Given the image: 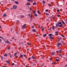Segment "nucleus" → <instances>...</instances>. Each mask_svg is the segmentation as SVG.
Returning <instances> with one entry per match:
<instances>
[{"label": "nucleus", "instance_id": "37", "mask_svg": "<svg viewBox=\"0 0 67 67\" xmlns=\"http://www.w3.org/2000/svg\"><path fill=\"white\" fill-rule=\"evenodd\" d=\"M59 27H62V26H62V25H59Z\"/></svg>", "mask_w": 67, "mask_h": 67}, {"label": "nucleus", "instance_id": "4", "mask_svg": "<svg viewBox=\"0 0 67 67\" xmlns=\"http://www.w3.org/2000/svg\"><path fill=\"white\" fill-rule=\"evenodd\" d=\"M5 42L6 43H8V44H10L11 43V42H10V41H8V40H7V41H5Z\"/></svg>", "mask_w": 67, "mask_h": 67}, {"label": "nucleus", "instance_id": "53", "mask_svg": "<svg viewBox=\"0 0 67 67\" xmlns=\"http://www.w3.org/2000/svg\"><path fill=\"white\" fill-rule=\"evenodd\" d=\"M51 4H48V5H49V6H51Z\"/></svg>", "mask_w": 67, "mask_h": 67}, {"label": "nucleus", "instance_id": "32", "mask_svg": "<svg viewBox=\"0 0 67 67\" xmlns=\"http://www.w3.org/2000/svg\"><path fill=\"white\" fill-rule=\"evenodd\" d=\"M17 54H18V53H15L14 54V55L15 56H16V55H17Z\"/></svg>", "mask_w": 67, "mask_h": 67}, {"label": "nucleus", "instance_id": "58", "mask_svg": "<svg viewBox=\"0 0 67 67\" xmlns=\"http://www.w3.org/2000/svg\"><path fill=\"white\" fill-rule=\"evenodd\" d=\"M38 27H40V25H39L38 26Z\"/></svg>", "mask_w": 67, "mask_h": 67}, {"label": "nucleus", "instance_id": "23", "mask_svg": "<svg viewBox=\"0 0 67 67\" xmlns=\"http://www.w3.org/2000/svg\"><path fill=\"white\" fill-rule=\"evenodd\" d=\"M42 2L43 4H45V3H46V2L45 1H43Z\"/></svg>", "mask_w": 67, "mask_h": 67}, {"label": "nucleus", "instance_id": "51", "mask_svg": "<svg viewBox=\"0 0 67 67\" xmlns=\"http://www.w3.org/2000/svg\"><path fill=\"white\" fill-rule=\"evenodd\" d=\"M29 49H27V52H29Z\"/></svg>", "mask_w": 67, "mask_h": 67}, {"label": "nucleus", "instance_id": "13", "mask_svg": "<svg viewBox=\"0 0 67 67\" xmlns=\"http://www.w3.org/2000/svg\"><path fill=\"white\" fill-rule=\"evenodd\" d=\"M44 30V28L43 27H42L41 29V31H43Z\"/></svg>", "mask_w": 67, "mask_h": 67}, {"label": "nucleus", "instance_id": "33", "mask_svg": "<svg viewBox=\"0 0 67 67\" xmlns=\"http://www.w3.org/2000/svg\"><path fill=\"white\" fill-rule=\"evenodd\" d=\"M34 15L36 16H37V14H34Z\"/></svg>", "mask_w": 67, "mask_h": 67}, {"label": "nucleus", "instance_id": "25", "mask_svg": "<svg viewBox=\"0 0 67 67\" xmlns=\"http://www.w3.org/2000/svg\"><path fill=\"white\" fill-rule=\"evenodd\" d=\"M63 49H61V50H59V53H61V52H62V51Z\"/></svg>", "mask_w": 67, "mask_h": 67}, {"label": "nucleus", "instance_id": "17", "mask_svg": "<svg viewBox=\"0 0 67 67\" xmlns=\"http://www.w3.org/2000/svg\"><path fill=\"white\" fill-rule=\"evenodd\" d=\"M58 24H60V25H62V23L61 22H60L59 23H58Z\"/></svg>", "mask_w": 67, "mask_h": 67}, {"label": "nucleus", "instance_id": "39", "mask_svg": "<svg viewBox=\"0 0 67 67\" xmlns=\"http://www.w3.org/2000/svg\"><path fill=\"white\" fill-rule=\"evenodd\" d=\"M35 13V11L34 10L33 12V14H34Z\"/></svg>", "mask_w": 67, "mask_h": 67}, {"label": "nucleus", "instance_id": "26", "mask_svg": "<svg viewBox=\"0 0 67 67\" xmlns=\"http://www.w3.org/2000/svg\"><path fill=\"white\" fill-rule=\"evenodd\" d=\"M37 13H38V14H40V11H37Z\"/></svg>", "mask_w": 67, "mask_h": 67}, {"label": "nucleus", "instance_id": "60", "mask_svg": "<svg viewBox=\"0 0 67 67\" xmlns=\"http://www.w3.org/2000/svg\"><path fill=\"white\" fill-rule=\"evenodd\" d=\"M33 65H34V66H35H35H36V64H34Z\"/></svg>", "mask_w": 67, "mask_h": 67}, {"label": "nucleus", "instance_id": "20", "mask_svg": "<svg viewBox=\"0 0 67 67\" xmlns=\"http://www.w3.org/2000/svg\"><path fill=\"white\" fill-rule=\"evenodd\" d=\"M7 56H8V54H4V56H6V57H7Z\"/></svg>", "mask_w": 67, "mask_h": 67}, {"label": "nucleus", "instance_id": "50", "mask_svg": "<svg viewBox=\"0 0 67 67\" xmlns=\"http://www.w3.org/2000/svg\"><path fill=\"white\" fill-rule=\"evenodd\" d=\"M29 60H30V59H31V58H29L28 59Z\"/></svg>", "mask_w": 67, "mask_h": 67}, {"label": "nucleus", "instance_id": "30", "mask_svg": "<svg viewBox=\"0 0 67 67\" xmlns=\"http://www.w3.org/2000/svg\"><path fill=\"white\" fill-rule=\"evenodd\" d=\"M62 43L63 44H65V43H64V41H62Z\"/></svg>", "mask_w": 67, "mask_h": 67}, {"label": "nucleus", "instance_id": "57", "mask_svg": "<svg viewBox=\"0 0 67 67\" xmlns=\"http://www.w3.org/2000/svg\"><path fill=\"white\" fill-rule=\"evenodd\" d=\"M55 35H58V34H55Z\"/></svg>", "mask_w": 67, "mask_h": 67}, {"label": "nucleus", "instance_id": "2", "mask_svg": "<svg viewBox=\"0 0 67 67\" xmlns=\"http://www.w3.org/2000/svg\"><path fill=\"white\" fill-rule=\"evenodd\" d=\"M62 45V44H61L60 43H58L57 44V46H58V47H59L60 45Z\"/></svg>", "mask_w": 67, "mask_h": 67}, {"label": "nucleus", "instance_id": "64", "mask_svg": "<svg viewBox=\"0 0 67 67\" xmlns=\"http://www.w3.org/2000/svg\"><path fill=\"white\" fill-rule=\"evenodd\" d=\"M26 67H28V66L27 65H26Z\"/></svg>", "mask_w": 67, "mask_h": 67}, {"label": "nucleus", "instance_id": "22", "mask_svg": "<svg viewBox=\"0 0 67 67\" xmlns=\"http://www.w3.org/2000/svg\"><path fill=\"white\" fill-rule=\"evenodd\" d=\"M6 62L7 63H8V64H9V62L8 60H6Z\"/></svg>", "mask_w": 67, "mask_h": 67}, {"label": "nucleus", "instance_id": "27", "mask_svg": "<svg viewBox=\"0 0 67 67\" xmlns=\"http://www.w3.org/2000/svg\"><path fill=\"white\" fill-rule=\"evenodd\" d=\"M1 60H3V57H1Z\"/></svg>", "mask_w": 67, "mask_h": 67}, {"label": "nucleus", "instance_id": "18", "mask_svg": "<svg viewBox=\"0 0 67 67\" xmlns=\"http://www.w3.org/2000/svg\"><path fill=\"white\" fill-rule=\"evenodd\" d=\"M52 28L53 30H55V29H54V28H55V27H54V26H53L52 27Z\"/></svg>", "mask_w": 67, "mask_h": 67}, {"label": "nucleus", "instance_id": "55", "mask_svg": "<svg viewBox=\"0 0 67 67\" xmlns=\"http://www.w3.org/2000/svg\"><path fill=\"white\" fill-rule=\"evenodd\" d=\"M59 10H57V12H59Z\"/></svg>", "mask_w": 67, "mask_h": 67}, {"label": "nucleus", "instance_id": "21", "mask_svg": "<svg viewBox=\"0 0 67 67\" xmlns=\"http://www.w3.org/2000/svg\"><path fill=\"white\" fill-rule=\"evenodd\" d=\"M26 5H30V4L29 3H27V4H26Z\"/></svg>", "mask_w": 67, "mask_h": 67}, {"label": "nucleus", "instance_id": "44", "mask_svg": "<svg viewBox=\"0 0 67 67\" xmlns=\"http://www.w3.org/2000/svg\"><path fill=\"white\" fill-rule=\"evenodd\" d=\"M31 0H27V1L28 2H30L31 1Z\"/></svg>", "mask_w": 67, "mask_h": 67}, {"label": "nucleus", "instance_id": "14", "mask_svg": "<svg viewBox=\"0 0 67 67\" xmlns=\"http://www.w3.org/2000/svg\"><path fill=\"white\" fill-rule=\"evenodd\" d=\"M33 5H36V3H35V2H34V3H33Z\"/></svg>", "mask_w": 67, "mask_h": 67}, {"label": "nucleus", "instance_id": "62", "mask_svg": "<svg viewBox=\"0 0 67 67\" xmlns=\"http://www.w3.org/2000/svg\"><path fill=\"white\" fill-rule=\"evenodd\" d=\"M16 58H17L18 57V55L16 56Z\"/></svg>", "mask_w": 67, "mask_h": 67}, {"label": "nucleus", "instance_id": "28", "mask_svg": "<svg viewBox=\"0 0 67 67\" xmlns=\"http://www.w3.org/2000/svg\"><path fill=\"white\" fill-rule=\"evenodd\" d=\"M49 38H50L52 40V39H53V37H49Z\"/></svg>", "mask_w": 67, "mask_h": 67}, {"label": "nucleus", "instance_id": "35", "mask_svg": "<svg viewBox=\"0 0 67 67\" xmlns=\"http://www.w3.org/2000/svg\"><path fill=\"white\" fill-rule=\"evenodd\" d=\"M34 27V26H32L31 27V28H32V29H33Z\"/></svg>", "mask_w": 67, "mask_h": 67}, {"label": "nucleus", "instance_id": "11", "mask_svg": "<svg viewBox=\"0 0 67 67\" xmlns=\"http://www.w3.org/2000/svg\"><path fill=\"white\" fill-rule=\"evenodd\" d=\"M52 35H53L52 34H50L48 35L50 37H52Z\"/></svg>", "mask_w": 67, "mask_h": 67}, {"label": "nucleus", "instance_id": "15", "mask_svg": "<svg viewBox=\"0 0 67 67\" xmlns=\"http://www.w3.org/2000/svg\"><path fill=\"white\" fill-rule=\"evenodd\" d=\"M29 9L30 10V12H31V10H32V9L31 8V7H30L29 8Z\"/></svg>", "mask_w": 67, "mask_h": 67}, {"label": "nucleus", "instance_id": "16", "mask_svg": "<svg viewBox=\"0 0 67 67\" xmlns=\"http://www.w3.org/2000/svg\"><path fill=\"white\" fill-rule=\"evenodd\" d=\"M20 57L21 58H23V55L22 54H20Z\"/></svg>", "mask_w": 67, "mask_h": 67}, {"label": "nucleus", "instance_id": "49", "mask_svg": "<svg viewBox=\"0 0 67 67\" xmlns=\"http://www.w3.org/2000/svg\"><path fill=\"white\" fill-rule=\"evenodd\" d=\"M55 32L56 33H58V31H56Z\"/></svg>", "mask_w": 67, "mask_h": 67}, {"label": "nucleus", "instance_id": "31", "mask_svg": "<svg viewBox=\"0 0 67 67\" xmlns=\"http://www.w3.org/2000/svg\"><path fill=\"white\" fill-rule=\"evenodd\" d=\"M62 23H63V24H65V23L64 21H62Z\"/></svg>", "mask_w": 67, "mask_h": 67}, {"label": "nucleus", "instance_id": "24", "mask_svg": "<svg viewBox=\"0 0 67 67\" xmlns=\"http://www.w3.org/2000/svg\"><path fill=\"white\" fill-rule=\"evenodd\" d=\"M20 17L21 18H24V16L23 15H21V16Z\"/></svg>", "mask_w": 67, "mask_h": 67}, {"label": "nucleus", "instance_id": "36", "mask_svg": "<svg viewBox=\"0 0 67 67\" xmlns=\"http://www.w3.org/2000/svg\"><path fill=\"white\" fill-rule=\"evenodd\" d=\"M27 45H30V43L29 42L27 43Z\"/></svg>", "mask_w": 67, "mask_h": 67}, {"label": "nucleus", "instance_id": "1", "mask_svg": "<svg viewBox=\"0 0 67 67\" xmlns=\"http://www.w3.org/2000/svg\"><path fill=\"white\" fill-rule=\"evenodd\" d=\"M28 16H30V18L31 19L30 21H32V19H33V15L32 14H31L30 15V14H28Z\"/></svg>", "mask_w": 67, "mask_h": 67}, {"label": "nucleus", "instance_id": "47", "mask_svg": "<svg viewBox=\"0 0 67 67\" xmlns=\"http://www.w3.org/2000/svg\"><path fill=\"white\" fill-rule=\"evenodd\" d=\"M12 56H13V55H11L10 56V57H12Z\"/></svg>", "mask_w": 67, "mask_h": 67}, {"label": "nucleus", "instance_id": "8", "mask_svg": "<svg viewBox=\"0 0 67 67\" xmlns=\"http://www.w3.org/2000/svg\"><path fill=\"white\" fill-rule=\"evenodd\" d=\"M58 39L59 40H58V42H59L60 41V40H62V38H59Z\"/></svg>", "mask_w": 67, "mask_h": 67}, {"label": "nucleus", "instance_id": "10", "mask_svg": "<svg viewBox=\"0 0 67 67\" xmlns=\"http://www.w3.org/2000/svg\"><path fill=\"white\" fill-rule=\"evenodd\" d=\"M15 3H16L17 4H19V2H16V1H15Z\"/></svg>", "mask_w": 67, "mask_h": 67}, {"label": "nucleus", "instance_id": "63", "mask_svg": "<svg viewBox=\"0 0 67 67\" xmlns=\"http://www.w3.org/2000/svg\"><path fill=\"white\" fill-rule=\"evenodd\" d=\"M30 2H33V1H31V0Z\"/></svg>", "mask_w": 67, "mask_h": 67}, {"label": "nucleus", "instance_id": "12", "mask_svg": "<svg viewBox=\"0 0 67 67\" xmlns=\"http://www.w3.org/2000/svg\"><path fill=\"white\" fill-rule=\"evenodd\" d=\"M32 31L33 32H36V30L35 29H32Z\"/></svg>", "mask_w": 67, "mask_h": 67}, {"label": "nucleus", "instance_id": "34", "mask_svg": "<svg viewBox=\"0 0 67 67\" xmlns=\"http://www.w3.org/2000/svg\"><path fill=\"white\" fill-rule=\"evenodd\" d=\"M61 36H62V37H65L63 35H61Z\"/></svg>", "mask_w": 67, "mask_h": 67}, {"label": "nucleus", "instance_id": "48", "mask_svg": "<svg viewBox=\"0 0 67 67\" xmlns=\"http://www.w3.org/2000/svg\"><path fill=\"white\" fill-rule=\"evenodd\" d=\"M57 16H58V17H59V16H60V15H57Z\"/></svg>", "mask_w": 67, "mask_h": 67}, {"label": "nucleus", "instance_id": "29", "mask_svg": "<svg viewBox=\"0 0 67 67\" xmlns=\"http://www.w3.org/2000/svg\"><path fill=\"white\" fill-rule=\"evenodd\" d=\"M32 57V59H35V58H34V57L33 56Z\"/></svg>", "mask_w": 67, "mask_h": 67}, {"label": "nucleus", "instance_id": "45", "mask_svg": "<svg viewBox=\"0 0 67 67\" xmlns=\"http://www.w3.org/2000/svg\"><path fill=\"white\" fill-rule=\"evenodd\" d=\"M49 59L50 60V61L52 60V58H49Z\"/></svg>", "mask_w": 67, "mask_h": 67}, {"label": "nucleus", "instance_id": "5", "mask_svg": "<svg viewBox=\"0 0 67 67\" xmlns=\"http://www.w3.org/2000/svg\"><path fill=\"white\" fill-rule=\"evenodd\" d=\"M55 53L54 52H52L51 53V55L52 56H53V55H55Z\"/></svg>", "mask_w": 67, "mask_h": 67}, {"label": "nucleus", "instance_id": "54", "mask_svg": "<svg viewBox=\"0 0 67 67\" xmlns=\"http://www.w3.org/2000/svg\"><path fill=\"white\" fill-rule=\"evenodd\" d=\"M26 56V55H25V54H24V57H25Z\"/></svg>", "mask_w": 67, "mask_h": 67}, {"label": "nucleus", "instance_id": "6", "mask_svg": "<svg viewBox=\"0 0 67 67\" xmlns=\"http://www.w3.org/2000/svg\"><path fill=\"white\" fill-rule=\"evenodd\" d=\"M25 25H26V24H24L22 27V29H24V28H25Z\"/></svg>", "mask_w": 67, "mask_h": 67}, {"label": "nucleus", "instance_id": "3", "mask_svg": "<svg viewBox=\"0 0 67 67\" xmlns=\"http://www.w3.org/2000/svg\"><path fill=\"white\" fill-rule=\"evenodd\" d=\"M13 9H16L17 8V6L14 5L13 6Z\"/></svg>", "mask_w": 67, "mask_h": 67}, {"label": "nucleus", "instance_id": "41", "mask_svg": "<svg viewBox=\"0 0 67 67\" xmlns=\"http://www.w3.org/2000/svg\"><path fill=\"white\" fill-rule=\"evenodd\" d=\"M0 38H2L3 40H4V38H3L1 36L0 37Z\"/></svg>", "mask_w": 67, "mask_h": 67}, {"label": "nucleus", "instance_id": "7", "mask_svg": "<svg viewBox=\"0 0 67 67\" xmlns=\"http://www.w3.org/2000/svg\"><path fill=\"white\" fill-rule=\"evenodd\" d=\"M3 17H5L7 16V15L6 14H4L3 15Z\"/></svg>", "mask_w": 67, "mask_h": 67}, {"label": "nucleus", "instance_id": "46", "mask_svg": "<svg viewBox=\"0 0 67 67\" xmlns=\"http://www.w3.org/2000/svg\"><path fill=\"white\" fill-rule=\"evenodd\" d=\"M46 15H48L49 14L48 13H46Z\"/></svg>", "mask_w": 67, "mask_h": 67}, {"label": "nucleus", "instance_id": "9", "mask_svg": "<svg viewBox=\"0 0 67 67\" xmlns=\"http://www.w3.org/2000/svg\"><path fill=\"white\" fill-rule=\"evenodd\" d=\"M59 26V24H56V26L55 27H58Z\"/></svg>", "mask_w": 67, "mask_h": 67}, {"label": "nucleus", "instance_id": "61", "mask_svg": "<svg viewBox=\"0 0 67 67\" xmlns=\"http://www.w3.org/2000/svg\"><path fill=\"white\" fill-rule=\"evenodd\" d=\"M43 65H44V64H43L41 65V66H43Z\"/></svg>", "mask_w": 67, "mask_h": 67}, {"label": "nucleus", "instance_id": "38", "mask_svg": "<svg viewBox=\"0 0 67 67\" xmlns=\"http://www.w3.org/2000/svg\"><path fill=\"white\" fill-rule=\"evenodd\" d=\"M59 56L60 57H62V55L61 54H59Z\"/></svg>", "mask_w": 67, "mask_h": 67}, {"label": "nucleus", "instance_id": "40", "mask_svg": "<svg viewBox=\"0 0 67 67\" xmlns=\"http://www.w3.org/2000/svg\"><path fill=\"white\" fill-rule=\"evenodd\" d=\"M56 61H57V62H58V60L57 59H56Z\"/></svg>", "mask_w": 67, "mask_h": 67}, {"label": "nucleus", "instance_id": "52", "mask_svg": "<svg viewBox=\"0 0 67 67\" xmlns=\"http://www.w3.org/2000/svg\"><path fill=\"white\" fill-rule=\"evenodd\" d=\"M48 10H46V12H48Z\"/></svg>", "mask_w": 67, "mask_h": 67}, {"label": "nucleus", "instance_id": "43", "mask_svg": "<svg viewBox=\"0 0 67 67\" xmlns=\"http://www.w3.org/2000/svg\"><path fill=\"white\" fill-rule=\"evenodd\" d=\"M14 65V63H13L12 64V66H13V65Z\"/></svg>", "mask_w": 67, "mask_h": 67}, {"label": "nucleus", "instance_id": "42", "mask_svg": "<svg viewBox=\"0 0 67 67\" xmlns=\"http://www.w3.org/2000/svg\"><path fill=\"white\" fill-rule=\"evenodd\" d=\"M59 51H56V53H59Z\"/></svg>", "mask_w": 67, "mask_h": 67}, {"label": "nucleus", "instance_id": "56", "mask_svg": "<svg viewBox=\"0 0 67 67\" xmlns=\"http://www.w3.org/2000/svg\"><path fill=\"white\" fill-rule=\"evenodd\" d=\"M2 67H6L5 66H2Z\"/></svg>", "mask_w": 67, "mask_h": 67}, {"label": "nucleus", "instance_id": "19", "mask_svg": "<svg viewBox=\"0 0 67 67\" xmlns=\"http://www.w3.org/2000/svg\"><path fill=\"white\" fill-rule=\"evenodd\" d=\"M47 36V34H45L44 35H43V37H46V36Z\"/></svg>", "mask_w": 67, "mask_h": 67}, {"label": "nucleus", "instance_id": "59", "mask_svg": "<svg viewBox=\"0 0 67 67\" xmlns=\"http://www.w3.org/2000/svg\"><path fill=\"white\" fill-rule=\"evenodd\" d=\"M8 55H11V53H9V54H8Z\"/></svg>", "mask_w": 67, "mask_h": 67}]
</instances>
